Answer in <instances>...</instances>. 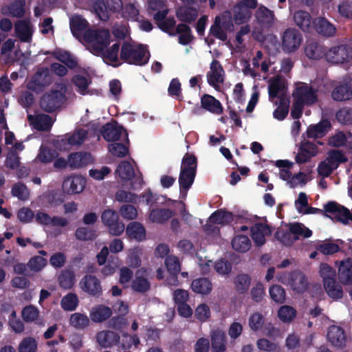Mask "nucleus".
<instances>
[{
    "label": "nucleus",
    "mask_w": 352,
    "mask_h": 352,
    "mask_svg": "<svg viewBox=\"0 0 352 352\" xmlns=\"http://www.w3.org/2000/svg\"><path fill=\"white\" fill-rule=\"evenodd\" d=\"M120 57L122 60L128 64L142 66L148 62L149 52H146L142 44L135 47L129 42L124 41Z\"/></svg>",
    "instance_id": "obj_1"
},
{
    "label": "nucleus",
    "mask_w": 352,
    "mask_h": 352,
    "mask_svg": "<svg viewBox=\"0 0 352 352\" xmlns=\"http://www.w3.org/2000/svg\"><path fill=\"white\" fill-rule=\"evenodd\" d=\"M83 38L87 43H91L93 50L100 54L110 44L111 34L107 29H88L83 34Z\"/></svg>",
    "instance_id": "obj_2"
},
{
    "label": "nucleus",
    "mask_w": 352,
    "mask_h": 352,
    "mask_svg": "<svg viewBox=\"0 0 352 352\" xmlns=\"http://www.w3.org/2000/svg\"><path fill=\"white\" fill-rule=\"evenodd\" d=\"M327 160V162H321L317 168L318 175L323 177H328L340 163L347 162L348 159L342 151L331 150Z\"/></svg>",
    "instance_id": "obj_3"
},
{
    "label": "nucleus",
    "mask_w": 352,
    "mask_h": 352,
    "mask_svg": "<svg viewBox=\"0 0 352 352\" xmlns=\"http://www.w3.org/2000/svg\"><path fill=\"white\" fill-rule=\"evenodd\" d=\"M52 82V78L47 67H40L32 76L27 84V88L36 94L41 93Z\"/></svg>",
    "instance_id": "obj_4"
},
{
    "label": "nucleus",
    "mask_w": 352,
    "mask_h": 352,
    "mask_svg": "<svg viewBox=\"0 0 352 352\" xmlns=\"http://www.w3.org/2000/svg\"><path fill=\"white\" fill-rule=\"evenodd\" d=\"M65 99V96L60 91L51 90L41 98L40 107L44 111L51 113L62 106Z\"/></svg>",
    "instance_id": "obj_5"
},
{
    "label": "nucleus",
    "mask_w": 352,
    "mask_h": 352,
    "mask_svg": "<svg viewBox=\"0 0 352 352\" xmlns=\"http://www.w3.org/2000/svg\"><path fill=\"white\" fill-rule=\"evenodd\" d=\"M103 224L109 228V233L113 236H120L125 229L124 224L119 220L116 211L107 209L101 214Z\"/></svg>",
    "instance_id": "obj_6"
},
{
    "label": "nucleus",
    "mask_w": 352,
    "mask_h": 352,
    "mask_svg": "<svg viewBox=\"0 0 352 352\" xmlns=\"http://www.w3.org/2000/svg\"><path fill=\"white\" fill-rule=\"evenodd\" d=\"M79 287L90 296L99 298L102 295L101 281L94 275H85L79 282Z\"/></svg>",
    "instance_id": "obj_7"
},
{
    "label": "nucleus",
    "mask_w": 352,
    "mask_h": 352,
    "mask_svg": "<svg viewBox=\"0 0 352 352\" xmlns=\"http://www.w3.org/2000/svg\"><path fill=\"white\" fill-rule=\"evenodd\" d=\"M302 41L301 33L295 28L286 29L283 34L282 47L285 52H293L298 49Z\"/></svg>",
    "instance_id": "obj_8"
},
{
    "label": "nucleus",
    "mask_w": 352,
    "mask_h": 352,
    "mask_svg": "<svg viewBox=\"0 0 352 352\" xmlns=\"http://www.w3.org/2000/svg\"><path fill=\"white\" fill-rule=\"evenodd\" d=\"M352 58V49L346 45H341L331 47L326 54L329 62L334 64H342L348 62Z\"/></svg>",
    "instance_id": "obj_9"
},
{
    "label": "nucleus",
    "mask_w": 352,
    "mask_h": 352,
    "mask_svg": "<svg viewBox=\"0 0 352 352\" xmlns=\"http://www.w3.org/2000/svg\"><path fill=\"white\" fill-rule=\"evenodd\" d=\"M325 212L333 215V219L336 221H339L343 224H347L349 220L352 221V214L346 207L338 204L336 201H329L324 206Z\"/></svg>",
    "instance_id": "obj_10"
},
{
    "label": "nucleus",
    "mask_w": 352,
    "mask_h": 352,
    "mask_svg": "<svg viewBox=\"0 0 352 352\" xmlns=\"http://www.w3.org/2000/svg\"><path fill=\"white\" fill-rule=\"evenodd\" d=\"M294 100L304 105H311L318 100V96L314 88L305 83L297 87L293 93Z\"/></svg>",
    "instance_id": "obj_11"
},
{
    "label": "nucleus",
    "mask_w": 352,
    "mask_h": 352,
    "mask_svg": "<svg viewBox=\"0 0 352 352\" xmlns=\"http://www.w3.org/2000/svg\"><path fill=\"white\" fill-rule=\"evenodd\" d=\"M86 186V179L79 175L70 176L65 179L63 183V190L68 195H74L81 192Z\"/></svg>",
    "instance_id": "obj_12"
},
{
    "label": "nucleus",
    "mask_w": 352,
    "mask_h": 352,
    "mask_svg": "<svg viewBox=\"0 0 352 352\" xmlns=\"http://www.w3.org/2000/svg\"><path fill=\"white\" fill-rule=\"evenodd\" d=\"M318 148L317 146L309 141L301 143L299 151L296 155L295 160L297 164H303L309 162L311 157L316 156Z\"/></svg>",
    "instance_id": "obj_13"
},
{
    "label": "nucleus",
    "mask_w": 352,
    "mask_h": 352,
    "mask_svg": "<svg viewBox=\"0 0 352 352\" xmlns=\"http://www.w3.org/2000/svg\"><path fill=\"white\" fill-rule=\"evenodd\" d=\"M210 69V71L207 73L208 82L210 86L217 87L219 83L223 82V68L219 60L213 59Z\"/></svg>",
    "instance_id": "obj_14"
},
{
    "label": "nucleus",
    "mask_w": 352,
    "mask_h": 352,
    "mask_svg": "<svg viewBox=\"0 0 352 352\" xmlns=\"http://www.w3.org/2000/svg\"><path fill=\"white\" fill-rule=\"evenodd\" d=\"M339 282L344 285H352V258L340 261L338 267Z\"/></svg>",
    "instance_id": "obj_15"
},
{
    "label": "nucleus",
    "mask_w": 352,
    "mask_h": 352,
    "mask_svg": "<svg viewBox=\"0 0 352 352\" xmlns=\"http://www.w3.org/2000/svg\"><path fill=\"white\" fill-rule=\"evenodd\" d=\"M124 131L122 126L107 123L100 129V133L106 141L116 142L120 140Z\"/></svg>",
    "instance_id": "obj_16"
},
{
    "label": "nucleus",
    "mask_w": 352,
    "mask_h": 352,
    "mask_svg": "<svg viewBox=\"0 0 352 352\" xmlns=\"http://www.w3.org/2000/svg\"><path fill=\"white\" fill-rule=\"evenodd\" d=\"M327 340L332 345L342 348L345 346L346 335L344 329L338 326H331L327 331Z\"/></svg>",
    "instance_id": "obj_17"
},
{
    "label": "nucleus",
    "mask_w": 352,
    "mask_h": 352,
    "mask_svg": "<svg viewBox=\"0 0 352 352\" xmlns=\"http://www.w3.org/2000/svg\"><path fill=\"white\" fill-rule=\"evenodd\" d=\"M196 173L197 172L194 168H180L179 184L181 193L184 192L186 194L187 191L190 188L195 181Z\"/></svg>",
    "instance_id": "obj_18"
},
{
    "label": "nucleus",
    "mask_w": 352,
    "mask_h": 352,
    "mask_svg": "<svg viewBox=\"0 0 352 352\" xmlns=\"http://www.w3.org/2000/svg\"><path fill=\"white\" fill-rule=\"evenodd\" d=\"M91 155L86 152L70 153L68 156L69 165L72 168L85 167L92 163Z\"/></svg>",
    "instance_id": "obj_19"
},
{
    "label": "nucleus",
    "mask_w": 352,
    "mask_h": 352,
    "mask_svg": "<svg viewBox=\"0 0 352 352\" xmlns=\"http://www.w3.org/2000/svg\"><path fill=\"white\" fill-rule=\"evenodd\" d=\"M120 339L119 334L112 331H102L96 335L97 342L103 348L116 345L120 342Z\"/></svg>",
    "instance_id": "obj_20"
},
{
    "label": "nucleus",
    "mask_w": 352,
    "mask_h": 352,
    "mask_svg": "<svg viewBox=\"0 0 352 352\" xmlns=\"http://www.w3.org/2000/svg\"><path fill=\"white\" fill-rule=\"evenodd\" d=\"M126 234L130 240L140 242L146 239V230L140 222L131 221L126 228Z\"/></svg>",
    "instance_id": "obj_21"
},
{
    "label": "nucleus",
    "mask_w": 352,
    "mask_h": 352,
    "mask_svg": "<svg viewBox=\"0 0 352 352\" xmlns=\"http://www.w3.org/2000/svg\"><path fill=\"white\" fill-rule=\"evenodd\" d=\"M327 53L325 47L316 41H309L305 47V54L309 59L319 60Z\"/></svg>",
    "instance_id": "obj_22"
},
{
    "label": "nucleus",
    "mask_w": 352,
    "mask_h": 352,
    "mask_svg": "<svg viewBox=\"0 0 352 352\" xmlns=\"http://www.w3.org/2000/svg\"><path fill=\"white\" fill-rule=\"evenodd\" d=\"M316 32L324 36H334L336 32V27L325 18L320 17L313 21Z\"/></svg>",
    "instance_id": "obj_23"
},
{
    "label": "nucleus",
    "mask_w": 352,
    "mask_h": 352,
    "mask_svg": "<svg viewBox=\"0 0 352 352\" xmlns=\"http://www.w3.org/2000/svg\"><path fill=\"white\" fill-rule=\"evenodd\" d=\"M198 10L188 6H182L177 9L176 16L177 19L186 23L194 22L198 16Z\"/></svg>",
    "instance_id": "obj_24"
},
{
    "label": "nucleus",
    "mask_w": 352,
    "mask_h": 352,
    "mask_svg": "<svg viewBox=\"0 0 352 352\" xmlns=\"http://www.w3.org/2000/svg\"><path fill=\"white\" fill-rule=\"evenodd\" d=\"M88 132L84 129H77L71 134H66L61 140L63 144L69 146L81 145L87 139Z\"/></svg>",
    "instance_id": "obj_25"
},
{
    "label": "nucleus",
    "mask_w": 352,
    "mask_h": 352,
    "mask_svg": "<svg viewBox=\"0 0 352 352\" xmlns=\"http://www.w3.org/2000/svg\"><path fill=\"white\" fill-rule=\"evenodd\" d=\"M201 104L204 109L217 115L223 113V107L219 100L209 94H204L201 98Z\"/></svg>",
    "instance_id": "obj_26"
},
{
    "label": "nucleus",
    "mask_w": 352,
    "mask_h": 352,
    "mask_svg": "<svg viewBox=\"0 0 352 352\" xmlns=\"http://www.w3.org/2000/svg\"><path fill=\"white\" fill-rule=\"evenodd\" d=\"M191 289L196 293L201 295H208L212 290V284L208 278L200 277L194 279L191 283Z\"/></svg>",
    "instance_id": "obj_27"
},
{
    "label": "nucleus",
    "mask_w": 352,
    "mask_h": 352,
    "mask_svg": "<svg viewBox=\"0 0 352 352\" xmlns=\"http://www.w3.org/2000/svg\"><path fill=\"white\" fill-rule=\"evenodd\" d=\"M15 34L22 42H30L32 40V32L30 21L28 20L18 21L14 25Z\"/></svg>",
    "instance_id": "obj_28"
},
{
    "label": "nucleus",
    "mask_w": 352,
    "mask_h": 352,
    "mask_svg": "<svg viewBox=\"0 0 352 352\" xmlns=\"http://www.w3.org/2000/svg\"><path fill=\"white\" fill-rule=\"evenodd\" d=\"M295 24L303 32H310L311 29L312 18L310 14L304 10H298L294 14Z\"/></svg>",
    "instance_id": "obj_29"
},
{
    "label": "nucleus",
    "mask_w": 352,
    "mask_h": 352,
    "mask_svg": "<svg viewBox=\"0 0 352 352\" xmlns=\"http://www.w3.org/2000/svg\"><path fill=\"white\" fill-rule=\"evenodd\" d=\"M234 220V214L226 209H219L214 211L209 217L210 223L226 226Z\"/></svg>",
    "instance_id": "obj_30"
},
{
    "label": "nucleus",
    "mask_w": 352,
    "mask_h": 352,
    "mask_svg": "<svg viewBox=\"0 0 352 352\" xmlns=\"http://www.w3.org/2000/svg\"><path fill=\"white\" fill-rule=\"evenodd\" d=\"M112 315L110 307L99 305L92 308L90 311V318L94 322H102L109 319Z\"/></svg>",
    "instance_id": "obj_31"
},
{
    "label": "nucleus",
    "mask_w": 352,
    "mask_h": 352,
    "mask_svg": "<svg viewBox=\"0 0 352 352\" xmlns=\"http://www.w3.org/2000/svg\"><path fill=\"white\" fill-rule=\"evenodd\" d=\"M287 82L280 77H276L270 83L268 87V94L270 100L280 97L278 95H284L287 90Z\"/></svg>",
    "instance_id": "obj_32"
},
{
    "label": "nucleus",
    "mask_w": 352,
    "mask_h": 352,
    "mask_svg": "<svg viewBox=\"0 0 352 352\" xmlns=\"http://www.w3.org/2000/svg\"><path fill=\"white\" fill-rule=\"evenodd\" d=\"M331 127L329 120H322L315 125H310L307 131V136L309 138H320L324 137L327 129Z\"/></svg>",
    "instance_id": "obj_33"
},
{
    "label": "nucleus",
    "mask_w": 352,
    "mask_h": 352,
    "mask_svg": "<svg viewBox=\"0 0 352 352\" xmlns=\"http://www.w3.org/2000/svg\"><path fill=\"white\" fill-rule=\"evenodd\" d=\"M88 26V21L80 15L75 14L69 19V28L75 37L78 36L82 32H85Z\"/></svg>",
    "instance_id": "obj_34"
},
{
    "label": "nucleus",
    "mask_w": 352,
    "mask_h": 352,
    "mask_svg": "<svg viewBox=\"0 0 352 352\" xmlns=\"http://www.w3.org/2000/svg\"><path fill=\"white\" fill-rule=\"evenodd\" d=\"M226 334L221 330L212 331L211 344L213 352H225L226 351Z\"/></svg>",
    "instance_id": "obj_35"
},
{
    "label": "nucleus",
    "mask_w": 352,
    "mask_h": 352,
    "mask_svg": "<svg viewBox=\"0 0 352 352\" xmlns=\"http://www.w3.org/2000/svg\"><path fill=\"white\" fill-rule=\"evenodd\" d=\"M336 279H330L323 283L327 295L333 300L341 299L343 296V289Z\"/></svg>",
    "instance_id": "obj_36"
},
{
    "label": "nucleus",
    "mask_w": 352,
    "mask_h": 352,
    "mask_svg": "<svg viewBox=\"0 0 352 352\" xmlns=\"http://www.w3.org/2000/svg\"><path fill=\"white\" fill-rule=\"evenodd\" d=\"M331 97L336 101L350 100L352 98V88L346 83L340 84L333 89Z\"/></svg>",
    "instance_id": "obj_37"
},
{
    "label": "nucleus",
    "mask_w": 352,
    "mask_h": 352,
    "mask_svg": "<svg viewBox=\"0 0 352 352\" xmlns=\"http://www.w3.org/2000/svg\"><path fill=\"white\" fill-rule=\"evenodd\" d=\"M175 212L169 208H157L153 209L149 215V219L152 222L164 223L170 219Z\"/></svg>",
    "instance_id": "obj_38"
},
{
    "label": "nucleus",
    "mask_w": 352,
    "mask_h": 352,
    "mask_svg": "<svg viewBox=\"0 0 352 352\" xmlns=\"http://www.w3.org/2000/svg\"><path fill=\"white\" fill-rule=\"evenodd\" d=\"M291 286L297 293H303L307 289V280L301 272H294L291 275Z\"/></svg>",
    "instance_id": "obj_39"
},
{
    "label": "nucleus",
    "mask_w": 352,
    "mask_h": 352,
    "mask_svg": "<svg viewBox=\"0 0 352 352\" xmlns=\"http://www.w3.org/2000/svg\"><path fill=\"white\" fill-rule=\"evenodd\" d=\"M116 173L122 180L131 181L135 178L133 167L128 161L121 162L117 166Z\"/></svg>",
    "instance_id": "obj_40"
},
{
    "label": "nucleus",
    "mask_w": 352,
    "mask_h": 352,
    "mask_svg": "<svg viewBox=\"0 0 352 352\" xmlns=\"http://www.w3.org/2000/svg\"><path fill=\"white\" fill-rule=\"evenodd\" d=\"M75 280V274L70 270H63L58 278L59 286L64 289H70L74 286Z\"/></svg>",
    "instance_id": "obj_41"
},
{
    "label": "nucleus",
    "mask_w": 352,
    "mask_h": 352,
    "mask_svg": "<svg viewBox=\"0 0 352 352\" xmlns=\"http://www.w3.org/2000/svg\"><path fill=\"white\" fill-rule=\"evenodd\" d=\"M315 248L324 255H332L340 251L338 244L327 241L318 242L315 245Z\"/></svg>",
    "instance_id": "obj_42"
},
{
    "label": "nucleus",
    "mask_w": 352,
    "mask_h": 352,
    "mask_svg": "<svg viewBox=\"0 0 352 352\" xmlns=\"http://www.w3.org/2000/svg\"><path fill=\"white\" fill-rule=\"evenodd\" d=\"M232 246L239 252H246L251 248V242L245 235H237L232 241Z\"/></svg>",
    "instance_id": "obj_43"
},
{
    "label": "nucleus",
    "mask_w": 352,
    "mask_h": 352,
    "mask_svg": "<svg viewBox=\"0 0 352 352\" xmlns=\"http://www.w3.org/2000/svg\"><path fill=\"white\" fill-rule=\"evenodd\" d=\"M79 303L78 296L75 293L69 292L63 297L60 305L63 310L72 311L76 310Z\"/></svg>",
    "instance_id": "obj_44"
},
{
    "label": "nucleus",
    "mask_w": 352,
    "mask_h": 352,
    "mask_svg": "<svg viewBox=\"0 0 352 352\" xmlns=\"http://www.w3.org/2000/svg\"><path fill=\"white\" fill-rule=\"evenodd\" d=\"M69 324L76 329H84L89 325L90 320L85 314L74 313L70 316Z\"/></svg>",
    "instance_id": "obj_45"
},
{
    "label": "nucleus",
    "mask_w": 352,
    "mask_h": 352,
    "mask_svg": "<svg viewBox=\"0 0 352 352\" xmlns=\"http://www.w3.org/2000/svg\"><path fill=\"white\" fill-rule=\"evenodd\" d=\"M251 282V278L249 275L245 274H241L237 275L234 278V287L236 291L243 294L249 289Z\"/></svg>",
    "instance_id": "obj_46"
},
{
    "label": "nucleus",
    "mask_w": 352,
    "mask_h": 352,
    "mask_svg": "<svg viewBox=\"0 0 352 352\" xmlns=\"http://www.w3.org/2000/svg\"><path fill=\"white\" fill-rule=\"evenodd\" d=\"M131 289L138 293L144 294L151 289V283L146 278L136 275L131 282Z\"/></svg>",
    "instance_id": "obj_47"
},
{
    "label": "nucleus",
    "mask_w": 352,
    "mask_h": 352,
    "mask_svg": "<svg viewBox=\"0 0 352 352\" xmlns=\"http://www.w3.org/2000/svg\"><path fill=\"white\" fill-rule=\"evenodd\" d=\"M165 265L169 273L173 276L175 281H177V276L181 270L180 263L177 257L173 255L167 256L165 259Z\"/></svg>",
    "instance_id": "obj_48"
},
{
    "label": "nucleus",
    "mask_w": 352,
    "mask_h": 352,
    "mask_svg": "<svg viewBox=\"0 0 352 352\" xmlns=\"http://www.w3.org/2000/svg\"><path fill=\"white\" fill-rule=\"evenodd\" d=\"M52 124L53 122L51 116L47 114L37 116L34 123V128L41 131H49Z\"/></svg>",
    "instance_id": "obj_49"
},
{
    "label": "nucleus",
    "mask_w": 352,
    "mask_h": 352,
    "mask_svg": "<svg viewBox=\"0 0 352 352\" xmlns=\"http://www.w3.org/2000/svg\"><path fill=\"white\" fill-rule=\"evenodd\" d=\"M289 101L284 96L280 98L278 107L274 111L273 116L278 120H283L289 112Z\"/></svg>",
    "instance_id": "obj_50"
},
{
    "label": "nucleus",
    "mask_w": 352,
    "mask_h": 352,
    "mask_svg": "<svg viewBox=\"0 0 352 352\" xmlns=\"http://www.w3.org/2000/svg\"><path fill=\"white\" fill-rule=\"evenodd\" d=\"M76 239L82 241H92L96 239V230L87 227H80L75 232Z\"/></svg>",
    "instance_id": "obj_51"
},
{
    "label": "nucleus",
    "mask_w": 352,
    "mask_h": 352,
    "mask_svg": "<svg viewBox=\"0 0 352 352\" xmlns=\"http://www.w3.org/2000/svg\"><path fill=\"white\" fill-rule=\"evenodd\" d=\"M58 155L57 152L48 147L41 146L36 158L41 162L47 164L52 162Z\"/></svg>",
    "instance_id": "obj_52"
},
{
    "label": "nucleus",
    "mask_w": 352,
    "mask_h": 352,
    "mask_svg": "<svg viewBox=\"0 0 352 352\" xmlns=\"http://www.w3.org/2000/svg\"><path fill=\"white\" fill-rule=\"evenodd\" d=\"M269 293L271 298L276 302L282 304L285 301V291L278 285H274L270 287Z\"/></svg>",
    "instance_id": "obj_53"
},
{
    "label": "nucleus",
    "mask_w": 352,
    "mask_h": 352,
    "mask_svg": "<svg viewBox=\"0 0 352 352\" xmlns=\"http://www.w3.org/2000/svg\"><path fill=\"white\" fill-rule=\"evenodd\" d=\"M265 320V318L262 314L254 312L252 314L249 318V327L253 331H257L263 328Z\"/></svg>",
    "instance_id": "obj_54"
},
{
    "label": "nucleus",
    "mask_w": 352,
    "mask_h": 352,
    "mask_svg": "<svg viewBox=\"0 0 352 352\" xmlns=\"http://www.w3.org/2000/svg\"><path fill=\"white\" fill-rule=\"evenodd\" d=\"M258 21L263 24H271L274 21V12L266 7L261 6L256 12Z\"/></svg>",
    "instance_id": "obj_55"
},
{
    "label": "nucleus",
    "mask_w": 352,
    "mask_h": 352,
    "mask_svg": "<svg viewBox=\"0 0 352 352\" xmlns=\"http://www.w3.org/2000/svg\"><path fill=\"white\" fill-rule=\"evenodd\" d=\"M25 0H15L8 7L9 14L11 16L21 18L25 14Z\"/></svg>",
    "instance_id": "obj_56"
},
{
    "label": "nucleus",
    "mask_w": 352,
    "mask_h": 352,
    "mask_svg": "<svg viewBox=\"0 0 352 352\" xmlns=\"http://www.w3.org/2000/svg\"><path fill=\"white\" fill-rule=\"evenodd\" d=\"M11 192L12 196L22 201L28 200L30 195L29 190L26 186L19 182L12 186Z\"/></svg>",
    "instance_id": "obj_57"
},
{
    "label": "nucleus",
    "mask_w": 352,
    "mask_h": 352,
    "mask_svg": "<svg viewBox=\"0 0 352 352\" xmlns=\"http://www.w3.org/2000/svg\"><path fill=\"white\" fill-rule=\"evenodd\" d=\"M296 315V311L289 305H283L278 311V316L283 322H291Z\"/></svg>",
    "instance_id": "obj_58"
},
{
    "label": "nucleus",
    "mask_w": 352,
    "mask_h": 352,
    "mask_svg": "<svg viewBox=\"0 0 352 352\" xmlns=\"http://www.w3.org/2000/svg\"><path fill=\"white\" fill-rule=\"evenodd\" d=\"M38 309L32 305L25 307L21 311V316L26 322L35 321L38 318Z\"/></svg>",
    "instance_id": "obj_59"
},
{
    "label": "nucleus",
    "mask_w": 352,
    "mask_h": 352,
    "mask_svg": "<svg viewBox=\"0 0 352 352\" xmlns=\"http://www.w3.org/2000/svg\"><path fill=\"white\" fill-rule=\"evenodd\" d=\"M289 231L294 235L301 236L304 238H309L312 235V231L301 223H294L291 224Z\"/></svg>",
    "instance_id": "obj_60"
},
{
    "label": "nucleus",
    "mask_w": 352,
    "mask_h": 352,
    "mask_svg": "<svg viewBox=\"0 0 352 352\" xmlns=\"http://www.w3.org/2000/svg\"><path fill=\"white\" fill-rule=\"evenodd\" d=\"M18 350L19 352H36L37 342L34 338H25L19 343Z\"/></svg>",
    "instance_id": "obj_61"
},
{
    "label": "nucleus",
    "mask_w": 352,
    "mask_h": 352,
    "mask_svg": "<svg viewBox=\"0 0 352 352\" xmlns=\"http://www.w3.org/2000/svg\"><path fill=\"white\" fill-rule=\"evenodd\" d=\"M93 8L100 20L104 21L109 20V12L107 10L106 3L103 0H98L95 1Z\"/></svg>",
    "instance_id": "obj_62"
},
{
    "label": "nucleus",
    "mask_w": 352,
    "mask_h": 352,
    "mask_svg": "<svg viewBox=\"0 0 352 352\" xmlns=\"http://www.w3.org/2000/svg\"><path fill=\"white\" fill-rule=\"evenodd\" d=\"M108 148L113 155L118 157H124L129 153V148L122 143H111L109 145Z\"/></svg>",
    "instance_id": "obj_63"
},
{
    "label": "nucleus",
    "mask_w": 352,
    "mask_h": 352,
    "mask_svg": "<svg viewBox=\"0 0 352 352\" xmlns=\"http://www.w3.org/2000/svg\"><path fill=\"white\" fill-rule=\"evenodd\" d=\"M210 33L222 41H226L228 38L227 33L221 27L220 19L218 16L215 18L214 24L210 28Z\"/></svg>",
    "instance_id": "obj_64"
}]
</instances>
